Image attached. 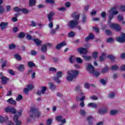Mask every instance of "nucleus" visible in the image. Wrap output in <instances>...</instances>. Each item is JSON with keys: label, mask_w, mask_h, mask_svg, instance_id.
<instances>
[{"label": "nucleus", "mask_w": 125, "mask_h": 125, "mask_svg": "<svg viewBox=\"0 0 125 125\" xmlns=\"http://www.w3.org/2000/svg\"><path fill=\"white\" fill-rule=\"evenodd\" d=\"M87 121L88 122L89 125H92V121H93V117L92 116H89L87 118Z\"/></svg>", "instance_id": "c85d7f7f"}, {"label": "nucleus", "mask_w": 125, "mask_h": 125, "mask_svg": "<svg viewBox=\"0 0 125 125\" xmlns=\"http://www.w3.org/2000/svg\"><path fill=\"white\" fill-rule=\"evenodd\" d=\"M8 120V117L6 116L5 118H3L2 116H0V123H2L6 122Z\"/></svg>", "instance_id": "393cba45"}, {"label": "nucleus", "mask_w": 125, "mask_h": 125, "mask_svg": "<svg viewBox=\"0 0 125 125\" xmlns=\"http://www.w3.org/2000/svg\"><path fill=\"white\" fill-rule=\"evenodd\" d=\"M49 71H50L51 72H57V69H56V68L54 67H50L49 68Z\"/></svg>", "instance_id": "69168bd1"}, {"label": "nucleus", "mask_w": 125, "mask_h": 125, "mask_svg": "<svg viewBox=\"0 0 125 125\" xmlns=\"http://www.w3.org/2000/svg\"><path fill=\"white\" fill-rule=\"evenodd\" d=\"M66 42H62L61 43L58 44L56 46V49H58V50H59L62 47H63V46H65L66 45Z\"/></svg>", "instance_id": "dca6fc26"}, {"label": "nucleus", "mask_w": 125, "mask_h": 125, "mask_svg": "<svg viewBox=\"0 0 125 125\" xmlns=\"http://www.w3.org/2000/svg\"><path fill=\"white\" fill-rule=\"evenodd\" d=\"M117 113H118V111L113 110L110 111V115H111V116H114V115H116V114Z\"/></svg>", "instance_id": "ea45409f"}, {"label": "nucleus", "mask_w": 125, "mask_h": 125, "mask_svg": "<svg viewBox=\"0 0 125 125\" xmlns=\"http://www.w3.org/2000/svg\"><path fill=\"white\" fill-rule=\"evenodd\" d=\"M86 16H83L82 18V22L83 23H85L86 22Z\"/></svg>", "instance_id": "e2e57ef3"}, {"label": "nucleus", "mask_w": 125, "mask_h": 125, "mask_svg": "<svg viewBox=\"0 0 125 125\" xmlns=\"http://www.w3.org/2000/svg\"><path fill=\"white\" fill-rule=\"evenodd\" d=\"M5 112L14 114H16V109L13 107L8 106L5 108Z\"/></svg>", "instance_id": "6e6552de"}, {"label": "nucleus", "mask_w": 125, "mask_h": 125, "mask_svg": "<svg viewBox=\"0 0 125 125\" xmlns=\"http://www.w3.org/2000/svg\"><path fill=\"white\" fill-rule=\"evenodd\" d=\"M22 110H19L17 112V115H16L18 117V118H19V117L22 115Z\"/></svg>", "instance_id": "0e129e2a"}, {"label": "nucleus", "mask_w": 125, "mask_h": 125, "mask_svg": "<svg viewBox=\"0 0 125 125\" xmlns=\"http://www.w3.org/2000/svg\"><path fill=\"white\" fill-rule=\"evenodd\" d=\"M114 41V39L112 38H109L106 40V42L108 43L110 42H113V41Z\"/></svg>", "instance_id": "4d7b16f0"}, {"label": "nucleus", "mask_w": 125, "mask_h": 125, "mask_svg": "<svg viewBox=\"0 0 125 125\" xmlns=\"http://www.w3.org/2000/svg\"><path fill=\"white\" fill-rule=\"evenodd\" d=\"M21 11L24 14H28L29 13V10L27 8H22L21 9Z\"/></svg>", "instance_id": "473e14b6"}, {"label": "nucleus", "mask_w": 125, "mask_h": 125, "mask_svg": "<svg viewBox=\"0 0 125 125\" xmlns=\"http://www.w3.org/2000/svg\"><path fill=\"white\" fill-rule=\"evenodd\" d=\"M109 13H111L113 15H117L119 12L117 10V8L115 7L111 9L109 11Z\"/></svg>", "instance_id": "2eb2a0df"}, {"label": "nucleus", "mask_w": 125, "mask_h": 125, "mask_svg": "<svg viewBox=\"0 0 125 125\" xmlns=\"http://www.w3.org/2000/svg\"><path fill=\"white\" fill-rule=\"evenodd\" d=\"M52 123V119H48L47 120V122H46L47 125H51Z\"/></svg>", "instance_id": "bf43d9fd"}, {"label": "nucleus", "mask_w": 125, "mask_h": 125, "mask_svg": "<svg viewBox=\"0 0 125 125\" xmlns=\"http://www.w3.org/2000/svg\"><path fill=\"white\" fill-rule=\"evenodd\" d=\"M32 41L34 42L35 44L37 45V46H40V45H42V41L39 40V39H32Z\"/></svg>", "instance_id": "f3484780"}, {"label": "nucleus", "mask_w": 125, "mask_h": 125, "mask_svg": "<svg viewBox=\"0 0 125 125\" xmlns=\"http://www.w3.org/2000/svg\"><path fill=\"white\" fill-rule=\"evenodd\" d=\"M14 11H15V12H19L21 11V9L18 7H15L14 8Z\"/></svg>", "instance_id": "c03bdc74"}, {"label": "nucleus", "mask_w": 125, "mask_h": 125, "mask_svg": "<svg viewBox=\"0 0 125 125\" xmlns=\"http://www.w3.org/2000/svg\"><path fill=\"white\" fill-rule=\"evenodd\" d=\"M115 93L114 92H111L108 95V98H114L115 97Z\"/></svg>", "instance_id": "4c0bfd02"}, {"label": "nucleus", "mask_w": 125, "mask_h": 125, "mask_svg": "<svg viewBox=\"0 0 125 125\" xmlns=\"http://www.w3.org/2000/svg\"><path fill=\"white\" fill-rule=\"evenodd\" d=\"M53 80L55 81V82H56V83H61V81L60 80H59V77L57 76L53 77Z\"/></svg>", "instance_id": "e433bc0d"}, {"label": "nucleus", "mask_w": 125, "mask_h": 125, "mask_svg": "<svg viewBox=\"0 0 125 125\" xmlns=\"http://www.w3.org/2000/svg\"><path fill=\"white\" fill-rule=\"evenodd\" d=\"M81 87H82V86L81 85H78L76 86L75 87V91H77V92H79V90H81Z\"/></svg>", "instance_id": "13d9d810"}, {"label": "nucleus", "mask_w": 125, "mask_h": 125, "mask_svg": "<svg viewBox=\"0 0 125 125\" xmlns=\"http://www.w3.org/2000/svg\"><path fill=\"white\" fill-rule=\"evenodd\" d=\"M114 18V15H112L111 13H109V16L108 17V22H110L111 20H112Z\"/></svg>", "instance_id": "37998d69"}, {"label": "nucleus", "mask_w": 125, "mask_h": 125, "mask_svg": "<svg viewBox=\"0 0 125 125\" xmlns=\"http://www.w3.org/2000/svg\"><path fill=\"white\" fill-rule=\"evenodd\" d=\"M49 88L51 89V90H54L56 89V85H55L53 83H49Z\"/></svg>", "instance_id": "4be33fe9"}, {"label": "nucleus", "mask_w": 125, "mask_h": 125, "mask_svg": "<svg viewBox=\"0 0 125 125\" xmlns=\"http://www.w3.org/2000/svg\"><path fill=\"white\" fill-rule=\"evenodd\" d=\"M7 102L8 103H9V104H11L12 105H16V101L15 100H13V99L12 98H11L9 99L8 100H7Z\"/></svg>", "instance_id": "aec40b11"}, {"label": "nucleus", "mask_w": 125, "mask_h": 125, "mask_svg": "<svg viewBox=\"0 0 125 125\" xmlns=\"http://www.w3.org/2000/svg\"><path fill=\"white\" fill-rule=\"evenodd\" d=\"M56 32H57V30H56L55 29H52L51 31H50V34L51 35H55V33H56Z\"/></svg>", "instance_id": "680f3d73"}, {"label": "nucleus", "mask_w": 125, "mask_h": 125, "mask_svg": "<svg viewBox=\"0 0 125 125\" xmlns=\"http://www.w3.org/2000/svg\"><path fill=\"white\" fill-rule=\"evenodd\" d=\"M83 57L85 61H89V60H91V58H92V57L90 56L83 55Z\"/></svg>", "instance_id": "a878e982"}, {"label": "nucleus", "mask_w": 125, "mask_h": 125, "mask_svg": "<svg viewBox=\"0 0 125 125\" xmlns=\"http://www.w3.org/2000/svg\"><path fill=\"white\" fill-rule=\"evenodd\" d=\"M98 113L100 114V115H103V114H105L107 113V109H101L98 110Z\"/></svg>", "instance_id": "c756f323"}, {"label": "nucleus", "mask_w": 125, "mask_h": 125, "mask_svg": "<svg viewBox=\"0 0 125 125\" xmlns=\"http://www.w3.org/2000/svg\"><path fill=\"white\" fill-rule=\"evenodd\" d=\"M107 58H109L110 60H115L116 57L114 56H113V55H109L107 56Z\"/></svg>", "instance_id": "de8ad7c7"}, {"label": "nucleus", "mask_w": 125, "mask_h": 125, "mask_svg": "<svg viewBox=\"0 0 125 125\" xmlns=\"http://www.w3.org/2000/svg\"><path fill=\"white\" fill-rule=\"evenodd\" d=\"M41 50L42 52H44V53H46V51H47V48L45 46V45L43 44L42 45L41 47Z\"/></svg>", "instance_id": "7c9ffc66"}, {"label": "nucleus", "mask_w": 125, "mask_h": 125, "mask_svg": "<svg viewBox=\"0 0 125 125\" xmlns=\"http://www.w3.org/2000/svg\"><path fill=\"white\" fill-rule=\"evenodd\" d=\"M106 58V54L105 53H102L101 56L100 57V61L102 62L105 60Z\"/></svg>", "instance_id": "bb28decb"}, {"label": "nucleus", "mask_w": 125, "mask_h": 125, "mask_svg": "<svg viewBox=\"0 0 125 125\" xmlns=\"http://www.w3.org/2000/svg\"><path fill=\"white\" fill-rule=\"evenodd\" d=\"M4 11H5V10L4 9V8H3V6L0 5V14L4 13Z\"/></svg>", "instance_id": "58836bf2"}, {"label": "nucleus", "mask_w": 125, "mask_h": 125, "mask_svg": "<svg viewBox=\"0 0 125 125\" xmlns=\"http://www.w3.org/2000/svg\"><path fill=\"white\" fill-rule=\"evenodd\" d=\"M14 57L15 59H16L17 60H18V61H21V60H22V57H21V56H20L18 54H15Z\"/></svg>", "instance_id": "cd10ccee"}, {"label": "nucleus", "mask_w": 125, "mask_h": 125, "mask_svg": "<svg viewBox=\"0 0 125 125\" xmlns=\"http://www.w3.org/2000/svg\"><path fill=\"white\" fill-rule=\"evenodd\" d=\"M78 50L80 54H85L87 53V49L84 48H79Z\"/></svg>", "instance_id": "ddd939ff"}, {"label": "nucleus", "mask_w": 125, "mask_h": 125, "mask_svg": "<svg viewBox=\"0 0 125 125\" xmlns=\"http://www.w3.org/2000/svg\"><path fill=\"white\" fill-rule=\"evenodd\" d=\"M55 15V13L53 11H51L49 13V14L47 16V18L49 21V22H52L54 19L53 18V16Z\"/></svg>", "instance_id": "423d86ee"}, {"label": "nucleus", "mask_w": 125, "mask_h": 125, "mask_svg": "<svg viewBox=\"0 0 125 125\" xmlns=\"http://www.w3.org/2000/svg\"><path fill=\"white\" fill-rule=\"evenodd\" d=\"M93 39H94V35L92 33H90L88 37L85 38V41L87 42L89 40H93Z\"/></svg>", "instance_id": "b1692460"}, {"label": "nucleus", "mask_w": 125, "mask_h": 125, "mask_svg": "<svg viewBox=\"0 0 125 125\" xmlns=\"http://www.w3.org/2000/svg\"><path fill=\"white\" fill-rule=\"evenodd\" d=\"M109 25L111 29H114V30H116L117 32L121 31V25L117 23H109Z\"/></svg>", "instance_id": "20e7f679"}, {"label": "nucleus", "mask_w": 125, "mask_h": 125, "mask_svg": "<svg viewBox=\"0 0 125 125\" xmlns=\"http://www.w3.org/2000/svg\"><path fill=\"white\" fill-rule=\"evenodd\" d=\"M18 38H19L20 39H23L25 38V34H24L23 32H21L18 35Z\"/></svg>", "instance_id": "f704fd0d"}, {"label": "nucleus", "mask_w": 125, "mask_h": 125, "mask_svg": "<svg viewBox=\"0 0 125 125\" xmlns=\"http://www.w3.org/2000/svg\"><path fill=\"white\" fill-rule=\"evenodd\" d=\"M18 69L20 72H24V70H25V66L23 64H20L18 67Z\"/></svg>", "instance_id": "5701e85b"}, {"label": "nucleus", "mask_w": 125, "mask_h": 125, "mask_svg": "<svg viewBox=\"0 0 125 125\" xmlns=\"http://www.w3.org/2000/svg\"><path fill=\"white\" fill-rule=\"evenodd\" d=\"M89 107H92V108H97V104H94V103H89L88 104Z\"/></svg>", "instance_id": "2f4dec72"}, {"label": "nucleus", "mask_w": 125, "mask_h": 125, "mask_svg": "<svg viewBox=\"0 0 125 125\" xmlns=\"http://www.w3.org/2000/svg\"><path fill=\"white\" fill-rule=\"evenodd\" d=\"M62 71H58L57 73V77L58 78H61L62 77Z\"/></svg>", "instance_id": "864d4df0"}, {"label": "nucleus", "mask_w": 125, "mask_h": 125, "mask_svg": "<svg viewBox=\"0 0 125 125\" xmlns=\"http://www.w3.org/2000/svg\"><path fill=\"white\" fill-rule=\"evenodd\" d=\"M16 47V46L14 44H11L9 45V49H14Z\"/></svg>", "instance_id": "3c124183"}, {"label": "nucleus", "mask_w": 125, "mask_h": 125, "mask_svg": "<svg viewBox=\"0 0 125 125\" xmlns=\"http://www.w3.org/2000/svg\"><path fill=\"white\" fill-rule=\"evenodd\" d=\"M72 17L74 19V20H76V21H79L80 20V14L75 13L73 14Z\"/></svg>", "instance_id": "6ab92c4d"}, {"label": "nucleus", "mask_w": 125, "mask_h": 125, "mask_svg": "<svg viewBox=\"0 0 125 125\" xmlns=\"http://www.w3.org/2000/svg\"><path fill=\"white\" fill-rule=\"evenodd\" d=\"M116 41L120 43H124L125 42V33H122L121 35V37H117L116 38Z\"/></svg>", "instance_id": "39448f33"}, {"label": "nucleus", "mask_w": 125, "mask_h": 125, "mask_svg": "<svg viewBox=\"0 0 125 125\" xmlns=\"http://www.w3.org/2000/svg\"><path fill=\"white\" fill-rule=\"evenodd\" d=\"M117 19H118L119 21H123L124 20V17L122 15H119L117 17Z\"/></svg>", "instance_id": "a18cd8bd"}, {"label": "nucleus", "mask_w": 125, "mask_h": 125, "mask_svg": "<svg viewBox=\"0 0 125 125\" xmlns=\"http://www.w3.org/2000/svg\"><path fill=\"white\" fill-rule=\"evenodd\" d=\"M120 10L123 12L125 11V6H121L120 7Z\"/></svg>", "instance_id": "774afa93"}, {"label": "nucleus", "mask_w": 125, "mask_h": 125, "mask_svg": "<svg viewBox=\"0 0 125 125\" xmlns=\"http://www.w3.org/2000/svg\"><path fill=\"white\" fill-rule=\"evenodd\" d=\"M50 22L48 24V27L50 28V29H52L53 28V22L52 21H49Z\"/></svg>", "instance_id": "052dcab7"}, {"label": "nucleus", "mask_w": 125, "mask_h": 125, "mask_svg": "<svg viewBox=\"0 0 125 125\" xmlns=\"http://www.w3.org/2000/svg\"><path fill=\"white\" fill-rule=\"evenodd\" d=\"M98 54V53L97 52H94L92 54V56L95 59H96L97 58V55Z\"/></svg>", "instance_id": "09e8293b"}, {"label": "nucleus", "mask_w": 125, "mask_h": 125, "mask_svg": "<svg viewBox=\"0 0 125 125\" xmlns=\"http://www.w3.org/2000/svg\"><path fill=\"white\" fill-rule=\"evenodd\" d=\"M111 70H113V71H115L116 70H118L119 69V67L118 65H113L111 68Z\"/></svg>", "instance_id": "603ef678"}, {"label": "nucleus", "mask_w": 125, "mask_h": 125, "mask_svg": "<svg viewBox=\"0 0 125 125\" xmlns=\"http://www.w3.org/2000/svg\"><path fill=\"white\" fill-rule=\"evenodd\" d=\"M41 115V113L38 109L35 107L30 108L29 111V115L30 118H36L39 117Z\"/></svg>", "instance_id": "f03ea898"}, {"label": "nucleus", "mask_w": 125, "mask_h": 125, "mask_svg": "<svg viewBox=\"0 0 125 125\" xmlns=\"http://www.w3.org/2000/svg\"><path fill=\"white\" fill-rule=\"evenodd\" d=\"M75 36V33L73 32L72 31L69 32L68 34V36L69 38H73V37H74Z\"/></svg>", "instance_id": "49530a36"}, {"label": "nucleus", "mask_w": 125, "mask_h": 125, "mask_svg": "<svg viewBox=\"0 0 125 125\" xmlns=\"http://www.w3.org/2000/svg\"><path fill=\"white\" fill-rule=\"evenodd\" d=\"M56 121L57 122H61L62 124H66V119H63L62 116H57L55 118Z\"/></svg>", "instance_id": "1a4fd4ad"}, {"label": "nucleus", "mask_w": 125, "mask_h": 125, "mask_svg": "<svg viewBox=\"0 0 125 125\" xmlns=\"http://www.w3.org/2000/svg\"><path fill=\"white\" fill-rule=\"evenodd\" d=\"M27 87L29 89V90H32L33 88H34V85L30 84L29 85H27Z\"/></svg>", "instance_id": "8fccbe9b"}, {"label": "nucleus", "mask_w": 125, "mask_h": 125, "mask_svg": "<svg viewBox=\"0 0 125 125\" xmlns=\"http://www.w3.org/2000/svg\"><path fill=\"white\" fill-rule=\"evenodd\" d=\"M87 71H88V73H90V74H93L95 71L93 65L91 63H88L87 65Z\"/></svg>", "instance_id": "0eeeda50"}, {"label": "nucleus", "mask_w": 125, "mask_h": 125, "mask_svg": "<svg viewBox=\"0 0 125 125\" xmlns=\"http://www.w3.org/2000/svg\"><path fill=\"white\" fill-rule=\"evenodd\" d=\"M109 71V67L107 66H105L104 68L102 69V72L103 74H105V73H107Z\"/></svg>", "instance_id": "72a5a7b5"}, {"label": "nucleus", "mask_w": 125, "mask_h": 125, "mask_svg": "<svg viewBox=\"0 0 125 125\" xmlns=\"http://www.w3.org/2000/svg\"><path fill=\"white\" fill-rule=\"evenodd\" d=\"M7 26H8V22H2L0 24V28L2 30H5Z\"/></svg>", "instance_id": "4468645a"}, {"label": "nucleus", "mask_w": 125, "mask_h": 125, "mask_svg": "<svg viewBox=\"0 0 125 125\" xmlns=\"http://www.w3.org/2000/svg\"><path fill=\"white\" fill-rule=\"evenodd\" d=\"M80 23L79 21L71 20L67 23V26L70 29H75L77 27V25Z\"/></svg>", "instance_id": "7ed1b4c3"}, {"label": "nucleus", "mask_w": 125, "mask_h": 125, "mask_svg": "<svg viewBox=\"0 0 125 125\" xmlns=\"http://www.w3.org/2000/svg\"><path fill=\"white\" fill-rule=\"evenodd\" d=\"M14 122L15 123L16 125H21V124H22L21 121L18 120V116L17 115H15L14 117Z\"/></svg>", "instance_id": "f8f14e48"}, {"label": "nucleus", "mask_w": 125, "mask_h": 125, "mask_svg": "<svg viewBox=\"0 0 125 125\" xmlns=\"http://www.w3.org/2000/svg\"><path fill=\"white\" fill-rule=\"evenodd\" d=\"M107 82V81L104 79H101L100 81V83H101L102 84H103L104 85L106 84V83Z\"/></svg>", "instance_id": "5fc2aeb1"}, {"label": "nucleus", "mask_w": 125, "mask_h": 125, "mask_svg": "<svg viewBox=\"0 0 125 125\" xmlns=\"http://www.w3.org/2000/svg\"><path fill=\"white\" fill-rule=\"evenodd\" d=\"M80 115L81 116H83V117H84V116H85V115L86 114V112L83 109H81L80 111Z\"/></svg>", "instance_id": "c9c22d12"}, {"label": "nucleus", "mask_w": 125, "mask_h": 125, "mask_svg": "<svg viewBox=\"0 0 125 125\" xmlns=\"http://www.w3.org/2000/svg\"><path fill=\"white\" fill-rule=\"evenodd\" d=\"M37 1L36 0H29V6L30 7H32V6H35Z\"/></svg>", "instance_id": "a211bd4d"}, {"label": "nucleus", "mask_w": 125, "mask_h": 125, "mask_svg": "<svg viewBox=\"0 0 125 125\" xmlns=\"http://www.w3.org/2000/svg\"><path fill=\"white\" fill-rule=\"evenodd\" d=\"M28 66L29 68H33V67L37 68V67H38V65H36V64H35L33 62H29L28 63Z\"/></svg>", "instance_id": "412c9836"}, {"label": "nucleus", "mask_w": 125, "mask_h": 125, "mask_svg": "<svg viewBox=\"0 0 125 125\" xmlns=\"http://www.w3.org/2000/svg\"><path fill=\"white\" fill-rule=\"evenodd\" d=\"M74 60H75V57L74 56H70L69 59V61L70 63H73Z\"/></svg>", "instance_id": "6e6d98bb"}, {"label": "nucleus", "mask_w": 125, "mask_h": 125, "mask_svg": "<svg viewBox=\"0 0 125 125\" xmlns=\"http://www.w3.org/2000/svg\"><path fill=\"white\" fill-rule=\"evenodd\" d=\"M45 90H46V87L42 86L41 91H38L37 92L38 95L41 96L42 94H44L45 93Z\"/></svg>", "instance_id": "9b49d317"}, {"label": "nucleus", "mask_w": 125, "mask_h": 125, "mask_svg": "<svg viewBox=\"0 0 125 125\" xmlns=\"http://www.w3.org/2000/svg\"><path fill=\"white\" fill-rule=\"evenodd\" d=\"M0 79H1L3 84H6V83H7L8 79L5 77V76H3L2 73H0Z\"/></svg>", "instance_id": "9d476101"}, {"label": "nucleus", "mask_w": 125, "mask_h": 125, "mask_svg": "<svg viewBox=\"0 0 125 125\" xmlns=\"http://www.w3.org/2000/svg\"><path fill=\"white\" fill-rule=\"evenodd\" d=\"M31 23V26L32 27H36V26H37V23H36V22L34 21H32Z\"/></svg>", "instance_id": "338daca9"}, {"label": "nucleus", "mask_w": 125, "mask_h": 125, "mask_svg": "<svg viewBox=\"0 0 125 125\" xmlns=\"http://www.w3.org/2000/svg\"><path fill=\"white\" fill-rule=\"evenodd\" d=\"M79 71L71 70L67 72V76L66 80L68 82H73L74 79H76L79 76Z\"/></svg>", "instance_id": "f257e3e1"}, {"label": "nucleus", "mask_w": 125, "mask_h": 125, "mask_svg": "<svg viewBox=\"0 0 125 125\" xmlns=\"http://www.w3.org/2000/svg\"><path fill=\"white\" fill-rule=\"evenodd\" d=\"M76 61L77 63H79L80 64L83 63V60L82 58L79 57V58H76Z\"/></svg>", "instance_id": "79ce46f5"}, {"label": "nucleus", "mask_w": 125, "mask_h": 125, "mask_svg": "<svg viewBox=\"0 0 125 125\" xmlns=\"http://www.w3.org/2000/svg\"><path fill=\"white\" fill-rule=\"evenodd\" d=\"M23 99V96L21 95H19L18 97L16 98V101H20V100H22Z\"/></svg>", "instance_id": "a19ab883"}]
</instances>
